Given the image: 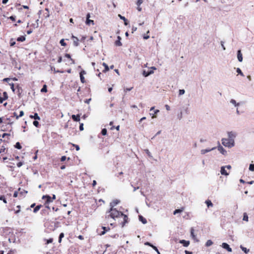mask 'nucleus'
Listing matches in <instances>:
<instances>
[{
	"mask_svg": "<svg viewBox=\"0 0 254 254\" xmlns=\"http://www.w3.org/2000/svg\"><path fill=\"white\" fill-rule=\"evenodd\" d=\"M0 200L3 201V202L4 203H7V201H6V198L4 195L0 196Z\"/></svg>",
	"mask_w": 254,
	"mask_h": 254,
	"instance_id": "31",
	"label": "nucleus"
},
{
	"mask_svg": "<svg viewBox=\"0 0 254 254\" xmlns=\"http://www.w3.org/2000/svg\"><path fill=\"white\" fill-rule=\"evenodd\" d=\"M11 79L10 78H5L3 79V81L9 82Z\"/></svg>",
	"mask_w": 254,
	"mask_h": 254,
	"instance_id": "60",
	"label": "nucleus"
},
{
	"mask_svg": "<svg viewBox=\"0 0 254 254\" xmlns=\"http://www.w3.org/2000/svg\"><path fill=\"white\" fill-rule=\"evenodd\" d=\"M16 208H18V209H17V210H15V213H16V214H17V213H19L20 212V205H17L16 206Z\"/></svg>",
	"mask_w": 254,
	"mask_h": 254,
	"instance_id": "51",
	"label": "nucleus"
},
{
	"mask_svg": "<svg viewBox=\"0 0 254 254\" xmlns=\"http://www.w3.org/2000/svg\"><path fill=\"white\" fill-rule=\"evenodd\" d=\"M25 37L24 36H21L20 37H19L17 39V41L19 42H23L25 40Z\"/></svg>",
	"mask_w": 254,
	"mask_h": 254,
	"instance_id": "25",
	"label": "nucleus"
},
{
	"mask_svg": "<svg viewBox=\"0 0 254 254\" xmlns=\"http://www.w3.org/2000/svg\"><path fill=\"white\" fill-rule=\"evenodd\" d=\"M33 31V30L30 29L27 31V34H30Z\"/></svg>",
	"mask_w": 254,
	"mask_h": 254,
	"instance_id": "63",
	"label": "nucleus"
},
{
	"mask_svg": "<svg viewBox=\"0 0 254 254\" xmlns=\"http://www.w3.org/2000/svg\"><path fill=\"white\" fill-rule=\"evenodd\" d=\"M107 129L106 128H103L102 129V131H101V133L102 135H105L107 134Z\"/></svg>",
	"mask_w": 254,
	"mask_h": 254,
	"instance_id": "45",
	"label": "nucleus"
},
{
	"mask_svg": "<svg viewBox=\"0 0 254 254\" xmlns=\"http://www.w3.org/2000/svg\"><path fill=\"white\" fill-rule=\"evenodd\" d=\"M142 2H143L142 0H137L136 4L137 5V6H140L141 5V4L142 3Z\"/></svg>",
	"mask_w": 254,
	"mask_h": 254,
	"instance_id": "49",
	"label": "nucleus"
},
{
	"mask_svg": "<svg viewBox=\"0 0 254 254\" xmlns=\"http://www.w3.org/2000/svg\"><path fill=\"white\" fill-rule=\"evenodd\" d=\"M121 217L123 218V222H122V226H124L126 223L128 222V217L127 215L123 213V215H121Z\"/></svg>",
	"mask_w": 254,
	"mask_h": 254,
	"instance_id": "6",
	"label": "nucleus"
},
{
	"mask_svg": "<svg viewBox=\"0 0 254 254\" xmlns=\"http://www.w3.org/2000/svg\"><path fill=\"white\" fill-rule=\"evenodd\" d=\"M215 149V148H213L212 149V150H213V149ZM211 149H209V150H207V149H203V150H202L201 151V154H205V153H207V152H209V151H211Z\"/></svg>",
	"mask_w": 254,
	"mask_h": 254,
	"instance_id": "35",
	"label": "nucleus"
},
{
	"mask_svg": "<svg viewBox=\"0 0 254 254\" xmlns=\"http://www.w3.org/2000/svg\"><path fill=\"white\" fill-rule=\"evenodd\" d=\"M218 150L221 153H222L223 154H224L225 153H226V150L223 148V147L221 146V145H219L218 147Z\"/></svg>",
	"mask_w": 254,
	"mask_h": 254,
	"instance_id": "16",
	"label": "nucleus"
},
{
	"mask_svg": "<svg viewBox=\"0 0 254 254\" xmlns=\"http://www.w3.org/2000/svg\"><path fill=\"white\" fill-rule=\"evenodd\" d=\"M90 17V13H87V15H86V24H90L91 23L92 24H94V21L92 20H90L89 19V18Z\"/></svg>",
	"mask_w": 254,
	"mask_h": 254,
	"instance_id": "8",
	"label": "nucleus"
},
{
	"mask_svg": "<svg viewBox=\"0 0 254 254\" xmlns=\"http://www.w3.org/2000/svg\"><path fill=\"white\" fill-rule=\"evenodd\" d=\"M24 115V112L23 111H21L20 112L19 115L18 116H16V120H18L19 118L22 117Z\"/></svg>",
	"mask_w": 254,
	"mask_h": 254,
	"instance_id": "43",
	"label": "nucleus"
},
{
	"mask_svg": "<svg viewBox=\"0 0 254 254\" xmlns=\"http://www.w3.org/2000/svg\"><path fill=\"white\" fill-rule=\"evenodd\" d=\"M165 108L167 111H169L170 110V107L168 105H166Z\"/></svg>",
	"mask_w": 254,
	"mask_h": 254,
	"instance_id": "64",
	"label": "nucleus"
},
{
	"mask_svg": "<svg viewBox=\"0 0 254 254\" xmlns=\"http://www.w3.org/2000/svg\"><path fill=\"white\" fill-rule=\"evenodd\" d=\"M237 58L239 62H241L243 61V56L241 50H238L237 52Z\"/></svg>",
	"mask_w": 254,
	"mask_h": 254,
	"instance_id": "10",
	"label": "nucleus"
},
{
	"mask_svg": "<svg viewBox=\"0 0 254 254\" xmlns=\"http://www.w3.org/2000/svg\"><path fill=\"white\" fill-rule=\"evenodd\" d=\"M16 89L17 90V93L18 94V95H20L21 92H22V89L21 88V87L19 86V85H17L16 86Z\"/></svg>",
	"mask_w": 254,
	"mask_h": 254,
	"instance_id": "20",
	"label": "nucleus"
},
{
	"mask_svg": "<svg viewBox=\"0 0 254 254\" xmlns=\"http://www.w3.org/2000/svg\"><path fill=\"white\" fill-rule=\"evenodd\" d=\"M230 102H231V103H232V104H234L235 106H237V105H238V104H237L236 103V101H235V100H234V99H231V101H230Z\"/></svg>",
	"mask_w": 254,
	"mask_h": 254,
	"instance_id": "56",
	"label": "nucleus"
},
{
	"mask_svg": "<svg viewBox=\"0 0 254 254\" xmlns=\"http://www.w3.org/2000/svg\"><path fill=\"white\" fill-rule=\"evenodd\" d=\"M5 123L8 125H12L13 122L11 121L10 118H6L5 119Z\"/></svg>",
	"mask_w": 254,
	"mask_h": 254,
	"instance_id": "30",
	"label": "nucleus"
},
{
	"mask_svg": "<svg viewBox=\"0 0 254 254\" xmlns=\"http://www.w3.org/2000/svg\"><path fill=\"white\" fill-rule=\"evenodd\" d=\"M64 57L70 60V61H71V64H74V63H75L74 60H73V59H72L71 58V56L69 54H65L64 55Z\"/></svg>",
	"mask_w": 254,
	"mask_h": 254,
	"instance_id": "15",
	"label": "nucleus"
},
{
	"mask_svg": "<svg viewBox=\"0 0 254 254\" xmlns=\"http://www.w3.org/2000/svg\"><path fill=\"white\" fill-rule=\"evenodd\" d=\"M249 217L247 214L246 213H244V217H243V220L246 221H248Z\"/></svg>",
	"mask_w": 254,
	"mask_h": 254,
	"instance_id": "37",
	"label": "nucleus"
},
{
	"mask_svg": "<svg viewBox=\"0 0 254 254\" xmlns=\"http://www.w3.org/2000/svg\"><path fill=\"white\" fill-rule=\"evenodd\" d=\"M103 65L105 67V69L103 71V72H107L109 70V68L108 65L106 63H103Z\"/></svg>",
	"mask_w": 254,
	"mask_h": 254,
	"instance_id": "23",
	"label": "nucleus"
},
{
	"mask_svg": "<svg viewBox=\"0 0 254 254\" xmlns=\"http://www.w3.org/2000/svg\"><path fill=\"white\" fill-rule=\"evenodd\" d=\"M3 98V100H5L8 98V95L6 92H3L2 96H1Z\"/></svg>",
	"mask_w": 254,
	"mask_h": 254,
	"instance_id": "28",
	"label": "nucleus"
},
{
	"mask_svg": "<svg viewBox=\"0 0 254 254\" xmlns=\"http://www.w3.org/2000/svg\"><path fill=\"white\" fill-rule=\"evenodd\" d=\"M222 143L226 147H231L234 146V139H232L223 138L222 139Z\"/></svg>",
	"mask_w": 254,
	"mask_h": 254,
	"instance_id": "2",
	"label": "nucleus"
},
{
	"mask_svg": "<svg viewBox=\"0 0 254 254\" xmlns=\"http://www.w3.org/2000/svg\"><path fill=\"white\" fill-rule=\"evenodd\" d=\"M115 45L117 46H122V43H121V41L120 40H116L115 41Z\"/></svg>",
	"mask_w": 254,
	"mask_h": 254,
	"instance_id": "34",
	"label": "nucleus"
},
{
	"mask_svg": "<svg viewBox=\"0 0 254 254\" xmlns=\"http://www.w3.org/2000/svg\"><path fill=\"white\" fill-rule=\"evenodd\" d=\"M222 247H223V248L227 250V251L229 252H231L232 251V250L230 247L229 245L228 244L226 243H222Z\"/></svg>",
	"mask_w": 254,
	"mask_h": 254,
	"instance_id": "5",
	"label": "nucleus"
},
{
	"mask_svg": "<svg viewBox=\"0 0 254 254\" xmlns=\"http://www.w3.org/2000/svg\"><path fill=\"white\" fill-rule=\"evenodd\" d=\"M10 88L13 92H15L14 85L13 83H9Z\"/></svg>",
	"mask_w": 254,
	"mask_h": 254,
	"instance_id": "39",
	"label": "nucleus"
},
{
	"mask_svg": "<svg viewBox=\"0 0 254 254\" xmlns=\"http://www.w3.org/2000/svg\"><path fill=\"white\" fill-rule=\"evenodd\" d=\"M121 215H123L122 212L117 210L116 208L112 207L110 210L106 213L105 218L107 220L110 218L115 219L116 218L120 217Z\"/></svg>",
	"mask_w": 254,
	"mask_h": 254,
	"instance_id": "1",
	"label": "nucleus"
},
{
	"mask_svg": "<svg viewBox=\"0 0 254 254\" xmlns=\"http://www.w3.org/2000/svg\"><path fill=\"white\" fill-rule=\"evenodd\" d=\"M78 238L79 239L81 240H84V237H83V236H82V235H79V236H78Z\"/></svg>",
	"mask_w": 254,
	"mask_h": 254,
	"instance_id": "61",
	"label": "nucleus"
},
{
	"mask_svg": "<svg viewBox=\"0 0 254 254\" xmlns=\"http://www.w3.org/2000/svg\"><path fill=\"white\" fill-rule=\"evenodd\" d=\"M205 203L207 204V206L208 207H209L210 206L212 207L213 206V203L210 200L207 199L205 201Z\"/></svg>",
	"mask_w": 254,
	"mask_h": 254,
	"instance_id": "21",
	"label": "nucleus"
},
{
	"mask_svg": "<svg viewBox=\"0 0 254 254\" xmlns=\"http://www.w3.org/2000/svg\"><path fill=\"white\" fill-rule=\"evenodd\" d=\"M150 74V72H148L147 71H146L145 70H144L143 72V75L145 77H146V76L149 75Z\"/></svg>",
	"mask_w": 254,
	"mask_h": 254,
	"instance_id": "46",
	"label": "nucleus"
},
{
	"mask_svg": "<svg viewBox=\"0 0 254 254\" xmlns=\"http://www.w3.org/2000/svg\"><path fill=\"white\" fill-rule=\"evenodd\" d=\"M139 220L143 223V224H145L147 223V221L146 220L145 218H144L143 217H142V216H139Z\"/></svg>",
	"mask_w": 254,
	"mask_h": 254,
	"instance_id": "26",
	"label": "nucleus"
},
{
	"mask_svg": "<svg viewBox=\"0 0 254 254\" xmlns=\"http://www.w3.org/2000/svg\"><path fill=\"white\" fill-rule=\"evenodd\" d=\"M102 229L103 230V231L101 232V233H100V235H104L106 232H107L110 230L109 227H104V226H103L102 227Z\"/></svg>",
	"mask_w": 254,
	"mask_h": 254,
	"instance_id": "11",
	"label": "nucleus"
},
{
	"mask_svg": "<svg viewBox=\"0 0 254 254\" xmlns=\"http://www.w3.org/2000/svg\"><path fill=\"white\" fill-rule=\"evenodd\" d=\"M22 165V163L21 162H18L17 164V166L18 167H20Z\"/></svg>",
	"mask_w": 254,
	"mask_h": 254,
	"instance_id": "62",
	"label": "nucleus"
},
{
	"mask_svg": "<svg viewBox=\"0 0 254 254\" xmlns=\"http://www.w3.org/2000/svg\"><path fill=\"white\" fill-rule=\"evenodd\" d=\"M34 126H35L37 127H40V124L37 121H34L33 123Z\"/></svg>",
	"mask_w": 254,
	"mask_h": 254,
	"instance_id": "38",
	"label": "nucleus"
},
{
	"mask_svg": "<svg viewBox=\"0 0 254 254\" xmlns=\"http://www.w3.org/2000/svg\"><path fill=\"white\" fill-rule=\"evenodd\" d=\"M184 210V207H182L181 208V209H176L174 212H173V214L174 215H175L177 213H181L182 212H183Z\"/></svg>",
	"mask_w": 254,
	"mask_h": 254,
	"instance_id": "18",
	"label": "nucleus"
},
{
	"mask_svg": "<svg viewBox=\"0 0 254 254\" xmlns=\"http://www.w3.org/2000/svg\"><path fill=\"white\" fill-rule=\"evenodd\" d=\"M185 90L184 89H180L179 90V95H181L185 93Z\"/></svg>",
	"mask_w": 254,
	"mask_h": 254,
	"instance_id": "53",
	"label": "nucleus"
},
{
	"mask_svg": "<svg viewBox=\"0 0 254 254\" xmlns=\"http://www.w3.org/2000/svg\"><path fill=\"white\" fill-rule=\"evenodd\" d=\"M41 92H47V86L46 84H44L41 90Z\"/></svg>",
	"mask_w": 254,
	"mask_h": 254,
	"instance_id": "27",
	"label": "nucleus"
},
{
	"mask_svg": "<svg viewBox=\"0 0 254 254\" xmlns=\"http://www.w3.org/2000/svg\"><path fill=\"white\" fill-rule=\"evenodd\" d=\"M9 18L12 20V21H15V16H11L9 17Z\"/></svg>",
	"mask_w": 254,
	"mask_h": 254,
	"instance_id": "54",
	"label": "nucleus"
},
{
	"mask_svg": "<svg viewBox=\"0 0 254 254\" xmlns=\"http://www.w3.org/2000/svg\"><path fill=\"white\" fill-rule=\"evenodd\" d=\"M132 88H133V87H131L130 88H127L125 89V91L126 92L129 91H130Z\"/></svg>",
	"mask_w": 254,
	"mask_h": 254,
	"instance_id": "58",
	"label": "nucleus"
},
{
	"mask_svg": "<svg viewBox=\"0 0 254 254\" xmlns=\"http://www.w3.org/2000/svg\"><path fill=\"white\" fill-rule=\"evenodd\" d=\"M154 250H155L156 251H157L158 252V254H159V252L157 249V248L155 247V246H154L153 245L151 247Z\"/></svg>",
	"mask_w": 254,
	"mask_h": 254,
	"instance_id": "59",
	"label": "nucleus"
},
{
	"mask_svg": "<svg viewBox=\"0 0 254 254\" xmlns=\"http://www.w3.org/2000/svg\"><path fill=\"white\" fill-rule=\"evenodd\" d=\"M119 16L121 19H123V20L124 21V24L125 25H128V21L124 16H123L120 14L119 15Z\"/></svg>",
	"mask_w": 254,
	"mask_h": 254,
	"instance_id": "17",
	"label": "nucleus"
},
{
	"mask_svg": "<svg viewBox=\"0 0 254 254\" xmlns=\"http://www.w3.org/2000/svg\"><path fill=\"white\" fill-rule=\"evenodd\" d=\"M45 10L47 11V12L45 14V18H48L50 16L49 9L46 8H45Z\"/></svg>",
	"mask_w": 254,
	"mask_h": 254,
	"instance_id": "40",
	"label": "nucleus"
},
{
	"mask_svg": "<svg viewBox=\"0 0 254 254\" xmlns=\"http://www.w3.org/2000/svg\"><path fill=\"white\" fill-rule=\"evenodd\" d=\"M14 146L16 148H17L18 149H21L22 148V146L19 142H16Z\"/></svg>",
	"mask_w": 254,
	"mask_h": 254,
	"instance_id": "29",
	"label": "nucleus"
},
{
	"mask_svg": "<svg viewBox=\"0 0 254 254\" xmlns=\"http://www.w3.org/2000/svg\"><path fill=\"white\" fill-rule=\"evenodd\" d=\"M228 136L229 139H232L235 137V134L233 132H228Z\"/></svg>",
	"mask_w": 254,
	"mask_h": 254,
	"instance_id": "22",
	"label": "nucleus"
},
{
	"mask_svg": "<svg viewBox=\"0 0 254 254\" xmlns=\"http://www.w3.org/2000/svg\"><path fill=\"white\" fill-rule=\"evenodd\" d=\"M72 119L75 122H79L80 121V115L77 114L76 115H72L71 116Z\"/></svg>",
	"mask_w": 254,
	"mask_h": 254,
	"instance_id": "9",
	"label": "nucleus"
},
{
	"mask_svg": "<svg viewBox=\"0 0 254 254\" xmlns=\"http://www.w3.org/2000/svg\"><path fill=\"white\" fill-rule=\"evenodd\" d=\"M5 150H6V148L4 146H2L1 148L0 149V153L4 152Z\"/></svg>",
	"mask_w": 254,
	"mask_h": 254,
	"instance_id": "50",
	"label": "nucleus"
},
{
	"mask_svg": "<svg viewBox=\"0 0 254 254\" xmlns=\"http://www.w3.org/2000/svg\"><path fill=\"white\" fill-rule=\"evenodd\" d=\"M240 248L245 253H247L249 252V250L247 249L246 248L244 247L242 245L240 246Z\"/></svg>",
	"mask_w": 254,
	"mask_h": 254,
	"instance_id": "33",
	"label": "nucleus"
},
{
	"mask_svg": "<svg viewBox=\"0 0 254 254\" xmlns=\"http://www.w3.org/2000/svg\"><path fill=\"white\" fill-rule=\"evenodd\" d=\"M62 62V57L61 56L59 57L58 60V63H61Z\"/></svg>",
	"mask_w": 254,
	"mask_h": 254,
	"instance_id": "57",
	"label": "nucleus"
},
{
	"mask_svg": "<svg viewBox=\"0 0 254 254\" xmlns=\"http://www.w3.org/2000/svg\"><path fill=\"white\" fill-rule=\"evenodd\" d=\"M249 170L251 171H254V164H251L249 166Z\"/></svg>",
	"mask_w": 254,
	"mask_h": 254,
	"instance_id": "44",
	"label": "nucleus"
},
{
	"mask_svg": "<svg viewBox=\"0 0 254 254\" xmlns=\"http://www.w3.org/2000/svg\"><path fill=\"white\" fill-rule=\"evenodd\" d=\"M53 238H50L49 239H44V241L46 242L45 245H48L50 243H53Z\"/></svg>",
	"mask_w": 254,
	"mask_h": 254,
	"instance_id": "24",
	"label": "nucleus"
},
{
	"mask_svg": "<svg viewBox=\"0 0 254 254\" xmlns=\"http://www.w3.org/2000/svg\"><path fill=\"white\" fill-rule=\"evenodd\" d=\"M9 136H10V134L4 133L2 134V138H5V137H7L8 138Z\"/></svg>",
	"mask_w": 254,
	"mask_h": 254,
	"instance_id": "48",
	"label": "nucleus"
},
{
	"mask_svg": "<svg viewBox=\"0 0 254 254\" xmlns=\"http://www.w3.org/2000/svg\"><path fill=\"white\" fill-rule=\"evenodd\" d=\"M42 199L45 200L44 205L46 206V207L47 208H49L48 206L49 204L53 202L51 199V196H50L49 195H44L42 196Z\"/></svg>",
	"mask_w": 254,
	"mask_h": 254,
	"instance_id": "3",
	"label": "nucleus"
},
{
	"mask_svg": "<svg viewBox=\"0 0 254 254\" xmlns=\"http://www.w3.org/2000/svg\"><path fill=\"white\" fill-rule=\"evenodd\" d=\"M29 117L31 119H34L35 120H40L41 119L37 113H35L34 115H30Z\"/></svg>",
	"mask_w": 254,
	"mask_h": 254,
	"instance_id": "13",
	"label": "nucleus"
},
{
	"mask_svg": "<svg viewBox=\"0 0 254 254\" xmlns=\"http://www.w3.org/2000/svg\"><path fill=\"white\" fill-rule=\"evenodd\" d=\"M42 206V205H38L36 206L34 208L33 212L37 213L40 210V209L41 208Z\"/></svg>",
	"mask_w": 254,
	"mask_h": 254,
	"instance_id": "19",
	"label": "nucleus"
},
{
	"mask_svg": "<svg viewBox=\"0 0 254 254\" xmlns=\"http://www.w3.org/2000/svg\"><path fill=\"white\" fill-rule=\"evenodd\" d=\"M221 174L223 175L227 176L229 174L225 170V167H222L221 168Z\"/></svg>",
	"mask_w": 254,
	"mask_h": 254,
	"instance_id": "14",
	"label": "nucleus"
},
{
	"mask_svg": "<svg viewBox=\"0 0 254 254\" xmlns=\"http://www.w3.org/2000/svg\"><path fill=\"white\" fill-rule=\"evenodd\" d=\"M159 112V111L158 110H156L155 111H154V114L152 115V118H156V116L155 115L157 114Z\"/></svg>",
	"mask_w": 254,
	"mask_h": 254,
	"instance_id": "47",
	"label": "nucleus"
},
{
	"mask_svg": "<svg viewBox=\"0 0 254 254\" xmlns=\"http://www.w3.org/2000/svg\"><path fill=\"white\" fill-rule=\"evenodd\" d=\"M191 236L194 240L195 239V236L194 234V230L193 228L191 229Z\"/></svg>",
	"mask_w": 254,
	"mask_h": 254,
	"instance_id": "42",
	"label": "nucleus"
},
{
	"mask_svg": "<svg viewBox=\"0 0 254 254\" xmlns=\"http://www.w3.org/2000/svg\"><path fill=\"white\" fill-rule=\"evenodd\" d=\"M212 244H213V242H212V241L210 240H209L206 242L205 245L207 247H209V246H211Z\"/></svg>",
	"mask_w": 254,
	"mask_h": 254,
	"instance_id": "32",
	"label": "nucleus"
},
{
	"mask_svg": "<svg viewBox=\"0 0 254 254\" xmlns=\"http://www.w3.org/2000/svg\"><path fill=\"white\" fill-rule=\"evenodd\" d=\"M180 243L183 244L184 247H188L190 245V242L185 240H180Z\"/></svg>",
	"mask_w": 254,
	"mask_h": 254,
	"instance_id": "12",
	"label": "nucleus"
},
{
	"mask_svg": "<svg viewBox=\"0 0 254 254\" xmlns=\"http://www.w3.org/2000/svg\"><path fill=\"white\" fill-rule=\"evenodd\" d=\"M85 74H86V72L84 70H81L80 71V80H81V82L82 83H83L85 82V79L84 77L83 76V75Z\"/></svg>",
	"mask_w": 254,
	"mask_h": 254,
	"instance_id": "4",
	"label": "nucleus"
},
{
	"mask_svg": "<svg viewBox=\"0 0 254 254\" xmlns=\"http://www.w3.org/2000/svg\"><path fill=\"white\" fill-rule=\"evenodd\" d=\"M60 43L63 46H65L66 45V43L64 42V39L60 40Z\"/></svg>",
	"mask_w": 254,
	"mask_h": 254,
	"instance_id": "36",
	"label": "nucleus"
},
{
	"mask_svg": "<svg viewBox=\"0 0 254 254\" xmlns=\"http://www.w3.org/2000/svg\"><path fill=\"white\" fill-rule=\"evenodd\" d=\"M237 72L240 74L241 76H244V75L243 73L242 72L241 70L239 68H237Z\"/></svg>",
	"mask_w": 254,
	"mask_h": 254,
	"instance_id": "41",
	"label": "nucleus"
},
{
	"mask_svg": "<svg viewBox=\"0 0 254 254\" xmlns=\"http://www.w3.org/2000/svg\"><path fill=\"white\" fill-rule=\"evenodd\" d=\"M84 129L83 128V123H81L80 124V126H79V129L80 130L82 131Z\"/></svg>",
	"mask_w": 254,
	"mask_h": 254,
	"instance_id": "52",
	"label": "nucleus"
},
{
	"mask_svg": "<svg viewBox=\"0 0 254 254\" xmlns=\"http://www.w3.org/2000/svg\"><path fill=\"white\" fill-rule=\"evenodd\" d=\"M66 159V157L65 156H63L61 158V161L62 162H63V161H64Z\"/></svg>",
	"mask_w": 254,
	"mask_h": 254,
	"instance_id": "55",
	"label": "nucleus"
},
{
	"mask_svg": "<svg viewBox=\"0 0 254 254\" xmlns=\"http://www.w3.org/2000/svg\"><path fill=\"white\" fill-rule=\"evenodd\" d=\"M71 38L73 40V43L74 46H76V47L78 46L79 45L78 39L76 37H75L73 35L72 36Z\"/></svg>",
	"mask_w": 254,
	"mask_h": 254,
	"instance_id": "7",
	"label": "nucleus"
}]
</instances>
